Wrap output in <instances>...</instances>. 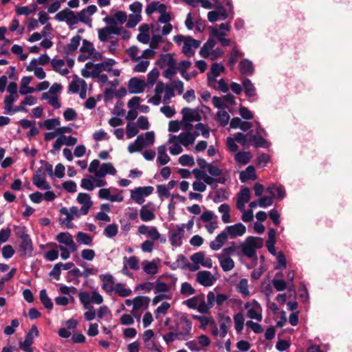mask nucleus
<instances>
[{
    "instance_id": "obj_49",
    "label": "nucleus",
    "mask_w": 352,
    "mask_h": 352,
    "mask_svg": "<svg viewBox=\"0 0 352 352\" xmlns=\"http://www.w3.org/2000/svg\"><path fill=\"white\" fill-rule=\"evenodd\" d=\"M79 300L83 305V307L85 309L89 308L91 303V295L87 292H80L78 294Z\"/></svg>"
},
{
    "instance_id": "obj_55",
    "label": "nucleus",
    "mask_w": 352,
    "mask_h": 352,
    "mask_svg": "<svg viewBox=\"0 0 352 352\" xmlns=\"http://www.w3.org/2000/svg\"><path fill=\"white\" fill-rule=\"evenodd\" d=\"M157 191L158 194V197L160 199H164V198H167L170 196V190L165 185H157Z\"/></svg>"
},
{
    "instance_id": "obj_19",
    "label": "nucleus",
    "mask_w": 352,
    "mask_h": 352,
    "mask_svg": "<svg viewBox=\"0 0 352 352\" xmlns=\"http://www.w3.org/2000/svg\"><path fill=\"white\" fill-rule=\"evenodd\" d=\"M115 175L116 174V170L111 163H103L100 165L96 177L103 178L106 175Z\"/></svg>"
},
{
    "instance_id": "obj_50",
    "label": "nucleus",
    "mask_w": 352,
    "mask_h": 352,
    "mask_svg": "<svg viewBox=\"0 0 352 352\" xmlns=\"http://www.w3.org/2000/svg\"><path fill=\"white\" fill-rule=\"evenodd\" d=\"M217 120L219 122L221 126H226L230 119V115L225 111H219L217 113Z\"/></svg>"
},
{
    "instance_id": "obj_59",
    "label": "nucleus",
    "mask_w": 352,
    "mask_h": 352,
    "mask_svg": "<svg viewBox=\"0 0 352 352\" xmlns=\"http://www.w3.org/2000/svg\"><path fill=\"white\" fill-rule=\"evenodd\" d=\"M250 198H251L250 190L247 187L243 188L241 190V192L238 195V197H237L238 199H239L241 201H243V202H246V203L249 202Z\"/></svg>"
},
{
    "instance_id": "obj_60",
    "label": "nucleus",
    "mask_w": 352,
    "mask_h": 352,
    "mask_svg": "<svg viewBox=\"0 0 352 352\" xmlns=\"http://www.w3.org/2000/svg\"><path fill=\"white\" fill-rule=\"evenodd\" d=\"M140 15L138 14H130L126 22V27L128 28H133L140 22Z\"/></svg>"
},
{
    "instance_id": "obj_32",
    "label": "nucleus",
    "mask_w": 352,
    "mask_h": 352,
    "mask_svg": "<svg viewBox=\"0 0 352 352\" xmlns=\"http://www.w3.org/2000/svg\"><path fill=\"white\" fill-rule=\"evenodd\" d=\"M142 269L146 274L149 275H155L158 272L157 265L154 261H143Z\"/></svg>"
},
{
    "instance_id": "obj_31",
    "label": "nucleus",
    "mask_w": 352,
    "mask_h": 352,
    "mask_svg": "<svg viewBox=\"0 0 352 352\" xmlns=\"http://www.w3.org/2000/svg\"><path fill=\"white\" fill-rule=\"evenodd\" d=\"M157 162L160 165L164 166L168 163L170 157L166 153V146L165 145H161L157 148Z\"/></svg>"
},
{
    "instance_id": "obj_46",
    "label": "nucleus",
    "mask_w": 352,
    "mask_h": 352,
    "mask_svg": "<svg viewBox=\"0 0 352 352\" xmlns=\"http://www.w3.org/2000/svg\"><path fill=\"white\" fill-rule=\"evenodd\" d=\"M228 197V192L225 189L221 188L215 191L214 196L213 197V201L214 203H220L227 200Z\"/></svg>"
},
{
    "instance_id": "obj_51",
    "label": "nucleus",
    "mask_w": 352,
    "mask_h": 352,
    "mask_svg": "<svg viewBox=\"0 0 352 352\" xmlns=\"http://www.w3.org/2000/svg\"><path fill=\"white\" fill-rule=\"evenodd\" d=\"M81 52H87L89 54L88 57H91L95 52V48L92 43L84 39L82 41V45L80 48Z\"/></svg>"
},
{
    "instance_id": "obj_4",
    "label": "nucleus",
    "mask_w": 352,
    "mask_h": 352,
    "mask_svg": "<svg viewBox=\"0 0 352 352\" xmlns=\"http://www.w3.org/2000/svg\"><path fill=\"white\" fill-rule=\"evenodd\" d=\"M186 225L184 223L176 226L175 228L168 229V239L173 247L178 248L182 246L183 239L185 235Z\"/></svg>"
},
{
    "instance_id": "obj_9",
    "label": "nucleus",
    "mask_w": 352,
    "mask_h": 352,
    "mask_svg": "<svg viewBox=\"0 0 352 352\" xmlns=\"http://www.w3.org/2000/svg\"><path fill=\"white\" fill-rule=\"evenodd\" d=\"M57 241L60 244V245H65L68 248L71 252L77 251L78 247L73 240L72 234L69 232H60L56 236Z\"/></svg>"
},
{
    "instance_id": "obj_6",
    "label": "nucleus",
    "mask_w": 352,
    "mask_h": 352,
    "mask_svg": "<svg viewBox=\"0 0 352 352\" xmlns=\"http://www.w3.org/2000/svg\"><path fill=\"white\" fill-rule=\"evenodd\" d=\"M164 92L163 97V102L164 104H168L169 100L175 97L174 89L170 85L165 84L163 82L159 81L157 82L155 93L156 94H161Z\"/></svg>"
},
{
    "instance_id": "obj_25",
    "label": "nucleus",
    "mask_w": 352,
    "mask_h": 352,
    "mask_svg": "<svg viewBox=\"0 0 352 352\" xmlns=\"http://www.w3.org/2000/svg\"><path fill=\"white\" fill-rule=\"evenodd\" d=\"M81 37L79 35H76L71 38L70 43L67 44L65 47V52L67 54H73L74 52L78 49Z\"/></svg>"
},
{
    "instance_id": "obj_17",
    "label": "nucleus",
    "mask_w": 352,
    "mask_h": 352,
    "mask_svg": "<svg viewBox=\"0 0 352 352\" xmlns=\"http://www.w3.org/2000/svg\"><path fill=\"white\" fill-rule=\"evenodd\" d=\"M242 85L247 98H252L253 100H257L256 87L249 78H245L242 81Z\"/></svg>"
},
{
    "instance_id": "obj_26",
    "label": "nucleus",
    "mask_w": 352,
    "mask_h": 352,
    "mask_svg": "<svg viewBox=\"0 0 352 352\" xmlns=\"http://www.w3.org/2000/svg\"><path fill=\"white\" fill-rule=\"evenodd\" d=\"M219 262L223 272H229L234 267V262L230 256H218Z\"/></svg>"
},
{
    "instance_id": "obj_10",
    "label": "nucleus",
    "mask_w": 352,
    "mask_h": 352,
    "mask_svg": "<svg viewBox=\"0 0 352 352\" xmlns=\"http://www.w3.org/2000/svg\"><path fill=\"white\" fill-rule=\"evenodd\" d=\"M224 71L225 67L223 65L218 63H213L211 66L210 72L208 74L207 76L208 86L215 87L217 77Z\"/></svg>"
},
{
    "instance_id": "obj_38",
    "label": "nucleus",
    "mask_w": 352,
    "mask_h": 352,
    "mask_svg": "<svg viewBox=\"0 0 352 352\" xmlns=\"http://www.w3.org/2000/svg\"><path fill=\"white\" fill-rule=\"evenodd\" d=\"M150 302V298L146 296H137L133 299V309L138 310L144 305L147 306Z\"/></svg>"
},
{
    "instance_id": "obj_41",
    "label": "nucleus",
    "mask_w": 352,
    "mask_h": 352,
    "mask_svg": "<svg viewBox=\"0 0 352 352\" xmlns=\"http://www.w3.org/2000/svg\"><path fill=\"white\" fill-rule=\"evenodd\" d=\"M39 297L41 302L43 305L45 309H52L53 308V302L51 299L48 297L47 292L45 289L40 291Z\"/></svg>"
},
{
    "instance_id": "obj_64",
    "label": "nucleus",
    "mask_w": 352,
    "mask_h": 352,
    "mask_svg": "<svg viewBox=\"0 0 352 352\" xmlns=\"http://www.w3.org/2000/svg\"><path fill=\"white\" fill-rule=\"evenodd\" d=\"M63 117L66 121H72L76 119L77 113L74 109L67 108L63 113Z\"/></svg>"
},
{
    "instance_id": "obj_58",
    "label": "nucleus",
    "mask_w": 352,
    "mask_h": 352,
    "mask_svg": "<svg viewBox=\"0 0 352 352\" xmlns=\"http://www.w3.org/2000/svg\"><path fill=\"white\" fill-rule=\"evenodd\" d=\"M180 292L184 295H192L195 293V289L190 283L185 282L182 284Z\"/></svg>"
},
{
    "instance_id": "obj_36",
    "label": "nucleus",
    "mask_w": 352,
    "mask_h": 352,
    "mask_svg": "<svg viewBox=\"0 0 352 352\" xmlns=\"http://www.w3.org/2000/svg\"><path fill=\"white\" fill-rule=\"evenodd\" d=\"M252 131H250L246 135L240 132L236 133L235 134H234L233 138L236 140V142L241 144L242 146H247L249 143H250V136L252 135Z\"/></svg>"
},
{
    "instance_id": "obj_54",
    "label": "nucleus",
    "mask_w": 352,
    "mask_h": 352,
    "mask_svg": "<svg viewBox=\"0 0 352 352\" xmlns=\"http://www.w3.org/2000/svg\"><path fill=\"white\" fill-rule=\"evenodd\" d=\"M142 141L144 145V148L153 145L155 141V133L153 131H148L144 133V136L142 135Z\"/></svg>"
},
{
    "instance_id": "obj_61",
    "label": "nucleus",
    "mask_w": 352,
    "mask_h": 352,
    "mask_svg": "<svg viewBox=\"0 0 352 352\" xmlns=\"http://www.w3.org/2000/svg\"><path fill=\"white\" fill-rule=\"evenodd\" d=\"M160 75V73L158 72V70L155 68L153 69L148 74V76H147V82L150 85H153L158 76Z\"/></svg>"
},
{
    "instance_id": "obj_35",
    "label": "nucleus",
    "mask_w": 352,
    "mask_h": 352,
    "mask_svg": "<svg viewBox=\"0 0 352 352\" xmlns=\"http://www.w3.org/2000/svg\"><path fill=\"white\" fill-rule=\"evenodd\" d=\"M142 135H139L136 140L128 146V151L130 153L140 151L144 148Z\"/></svg>"
},
{
    "instance_id": "obj_45",
    "label": "nucleus",
    "mask_w": 352,
    "mask_h": 352,
    "mask_svg": "<svg viewBox=\"0 0 352 352\" xmlns=\"http://www.w3.org/2000/svg\"><path fill=\"white\" fill-rule=\"evenodd\" d=\"M121 297H127L131 294V289L126 288L121 283H116L113 289Z\"/></svg>"
},
{
    "instance_id": "obj_16",
    "label": "nucleus",
    "mask_w": 352,
    "mask_h": 352,
    "mask_svg": "<svg viewBox=\"0 0 352 352\" xmlns=\"http://www.w3.org/2000/svg\"><path fill=\"white\" fill-rule=\"evenodd\" d=\"M212 275L209 271H200L197 274V281L204 287L212 286Z\"/></svg>"
},
{
    "instance_id": "obj_7",
    "label": "nucleus",
    "mask_w": 352,
    "mask_h": 352,
    "mask_svg": "<svg viewBox=\"0 0 352 352\" xmlns=\"http://www.w3.org/2000/svg\"><path fill=\"white\" fill-rule=\"evenodd\" d=\"M20 237L21 239V243L19 246L20 256H31L33 252V245L30 236L23 232Z\"/></svg>"
},
{
    "instance_id": "obj_40",
    "label": "nucleus",
    "mask_w": 352,
    "mask_h": 352,
    "mask_svg": "<svg viewBox=\"0 0 352 352\" xmlns=\"http://www.w3.org/2000/svg\"><path fill=\"white\" fill-rule=\"evenodd\" d=\"M243 56V53L239 51L236 46L234 47L231 51L230 56L229 60L228 61V65L231 68H232L235 65L236 62L238 61L239 57Z\"/></svg>"
},
{
    "instance_id": "obj_1",
    "label": "nucleus",
    "mask_w": 352,
    "mask_h": 352,
    "mask_svg": "<svg viewBox=\"0 0 352 352\" xmlns=\"http://www.w3.org/2000/svg\"><path fill=\"white\" fill-rule=\"evenodd\" d=\"M157 65L162 69H165L163 76L172 80L177 74V61L171 54H162L157 60Z\"/></svg>"
},
{
    "instance_id": "obj_44",
    "label": "nucleus",
    "mask_w": 352,
    "mask_h": 352,
    "mask_svg": "<svg viewBox=\"0 0 352 352\" xmlns=\"http://www.w3.org/2000/svg\"><path fill=\"white\" fill-rule=\"evenodd\" d=\"M76 239L78 243L85 245H90L93 241L91 236L82 232H79L76 234Z\"/></svg>"
},
{
    "instance_id": "obj_53",
    "label": "nucleus",
    "mask_w": 352,
    "mask_h": 352,
    "mask_svg": "<svg viewBox=\"0 0 352 352\" xmlns=\"http://www.w3.org/2000/svg\"><path fill=\"white\" fill-rule=\"evenodd\" d=\"M179 162L182 166H192L195 164L194 157L187 154L180 156L179 158Z\"/></svg>"
},
{
    "instance_id": "obj_63",
    "label": "nucleus",
    "mask_w": 352,
    "mask_h": 352,
    "mask_svg": "<svg viewBox=\"0 0 352 352\" xmlns=\"http://www.w3.org/2000/svg\"><path fill=\"white\" fill-rule=\"evenodd\" d=\"M2 256L4 258L8 259L12 257L14 254V250L10 245H6L1 250Z\"/></svg>"
},
{
    "instance_id": "obj_24",
    "label": "nucleus",
    "mask_w": 352,
    "mask_h": 352,
    "mask_svg": "<svg viewBox=\"0 0 352 352\" xmlns=\"http://www.w3.org/2000/svg\"><path fill=\"white\" fill-rule=\"evenodd\" d=\"M87 69H91L90 74L87 75L85 72H82V74L84 77H88L91 75L93 78H96L98 76L101 74V72L103 71L99 63L94 64L91 62H88L85 65Z\"/></svg>"
},
{
    "instance_id": "obj_56",
    "label": "nucleus",
    "mask_w": 352,
    "mask_h": 352,
    "mask_svg": "<svg viewBox=\"0 0 352 352\" xmlns=\"http://www.w3.org/2000/svg\"><path fill=\"white\" fill-rule=\"evenodd\" d=\"M183 115V120L188 122H191L195 120L193 111L191 109L186 107L182 110Z\"/></svg>"
},
{
    "instance_id": "obj_11",
    "label": "nucleus",
    "mask_w": 352,
    "mask_h": 352,
    "mask_svg": "<svg viewBox=\"0 0 352 352\" xmlns=\"http://www.w3.org/2000/svg\"><path fill=\"white\" fill-rule=\"evenodd\" d=\"M223 231L226 232L228 239V237L234 239L243 235L245 233L246 228L241 223H237L226 227Z\"/></svg>"
},
{
    "instance_id": "obj_62",
    "label": "nucleus",
    "mask_w": 352,
    "mask_h": 352,
    "mask_svg": "<svg viewBox=\"0 0 352 352\" xmlns=\"http://www.w3.org/2000/svg\"><path fill=\"white\" fill-rule=\"evenodd\" d=\"M212 100L214 106L219 109H224L228 108L223 98L214 96Z\"/></svg>"
},
{
    "instance_id": "obj_13",
    "label": "nucleus",
    "mask_w": 352,
    "mask_h": 352,
    "mask_svg": "<svg viewBox=\"0 0 352 352\" xmlns=\"http://www.w3.org/2000/svg\"><path fill=\"white\" fill-rule=\"evenodd\" d=\"M146 88L145 81L138 78H132L128 83V89L131 94L142 93Z\"/></svg>"
},
{
    "instance_id": "obj_15",
    "label": "nucleus",
    "mask_w": 352,
    "mask_h": 352,
    "mask_svg": "<svg viewBox=\"0 0 352 352\" xmlns=\"http://www.w3.org/2000/svg\"><path fill=\"white\" fill-rule=\"evenodd\" d=\"M102 282V289L107 293L113 291L115 287L114 278L111 274H102L99 276Z\"/></svg>"
},
{
    "instance_id": "obj_57",
    "label": "nucleus",
    "mask_w": 352,
    "mask_h": 352,
    "mask_svg": "<svg viewBox=\"0 0 352 352\" xmlns=\"http://www.w3.org/2000/svg\"><path fill=\"white\" fill-rule=\"evenodd\" d=\"M77 201L83 206L92 205L90 196L88 194L84 192H80L78 195Z\"/></svg>"
},
{
    "instance_id": "obj_29",
    "label": "nucleus",
    "mask_w": 352,
    "mask_h": 352,
    "mask_svg": "<svg viewBox=\"0 0 352 352\" xmlns=\"http://www.w3.org/2000/svg\"><path fill=\"white\" fill-rule=\"evenodd\" d=\"M34 337L32 336L31 332H28L23 342H20L19 347L25 352H33L32 344H33Z\"/></svg>"
},
{
    "instance_id": "obj_2",
    "label": "nucleus",
    "mask_w": 352,
    "mask_h": 352,
    "mask_svg": "<svg viewBox=\"0 0 352 352\" xmlns=\"http://www.w3.org/2000/svg\"><path fill=\"white\" fill-rule=\"evenodd\" d=\"M263 240L260 237L248 236L243 243L241 244L242 253L250 258L256 257V250L262 248Z\"/></svg>"
},
{
    "instance_id": "obj_48",
    "label": "nucleus",
    "mask_w": 352,
    "mask_h": 352,
    "mask_svg": "<svg viewBox=\"0 0 352 352\" xmlns=\"http://www.w3.org/2000/svg\"><path fill=\"white\" fill-rule=\"evenodd\" d=\"M237 292L241 293L243 296L246 297L250 295V291L248 289V281L245 278L240 280L239 283L236 286Z\"/></svg>"
},
{
    "instance_id": "obj_20",
    "label": "nucleus",
    "mask_w": 352,
    "mask_h": 352,
    "mask_svg": "<svg viewBox=\"0 0 352 352\" xmlns=\"http://www.w3.org/2000/svg\"><path fill=\"white\" fill-rule=\"evenodd\" d=\"M228 240L226 232L222 231L219 234L215 239L210 243V248L214 251L221 248L223 243Z\"/></svg>"
},
{
    "instance_id": "obj_28",
    "label": "nucleus",
    "mask_w": 352,
    "mask_h": 352,
    "mask_svg": "<svg viewBox=\"0 0 352 352\" xmlns=\"http://www.w3.org/2000/svg\"><path fill=\"white\" fill-rule=\"evenodd\" d=\"M232 323V320L230 316H223L220 320V337L223 338L226 337L228 329Z\"/></svg>"
},
{
    "instance_id": "obj_30",
    "label": "nucleus",
    "mask_w": 352,
    "mask_h": 352,
    "mask_svg": "<svg viewBox=\"0 0 352 352\" xmlns=\"http://www.w3.org/2000/svg\"><path fill=\"white\" fill-rule=\"evenodd\" d=\"M190 66L191 63L189 60H182L179 63L178 66H177V72L179 71L182 78H184L186 80H190L191 79V76H190L189 74L186 73V70Z\"/></svg>"
},
{
    "instance_id": "obj_52",
    "label": "nucleus",
    "mask_w": 352,
    "mask_h": 352,
    "mask_svg": "<svg viewBox=\"0 0 352 352\" xmlns=\"http://www.w3.org/2000/svg\"><path fill=\"white\" fill-rule=\"evenodd\" d=\"M126 133L128 139H131L138 133V129L133 122H128L126 126Z\"/></svg>"
},
{
    "instance_id": "obj_37",
    "label": "nucleus",
    "mask_w": 352,
    "mask_h": 352,
    "mask_svg": "<svg viewBox=\"0 0 352 352\" xmlns=\"http://www.w3.org/2000/svg\"><path fill=\"white\" fill-rule=\"evenodd\" d=\"M218 211L222 214L221 219L224 223L230 222V206L227 204H222L218 208Z\"/></svg>"
},
{
    "instance_id": "obj_39",
    "label": "nucleus",
    "mask_w": 352,
    "mask_h": 352,
    "mask_svg": "<svg viewBox=\"0 0 352 352\" xmlns=\"http://www.w3.org/2000/svg\"><path fill=\"white\" fill-rule=\"evenodd\" d=\"M140 219L143 221H150L155 218V215L153 211L143 206L140 210Z\"/></svg>"
},
{
    "instance_id": "obj_18",
    "label": "nucleus",
    "mask_w": 352,
    "mask_h": 352,
    "mask_svg": "<svg viewBox=\"0 0 352 352\" xmlns=\"http://www.w3.org/2000/svg\"><path fill=\"white\" fill-rule=\"evenodd\" d=\"M239 71L244 76H252L254 73L253 63L248 58H244L239 63Z\"/></svg>"
},
{
    "instance_id": "obj_42",
    "label": "nucleus",
    "mask_w": 352,
    "mask_h": 352,
    "mask_svg": "<svg viewBox=\"0 0 352 352\" xmlns=\"http://www.w3.org/2000/svg\"><path fill=\"white\" fill-rule=\"evenodd\" d=\"M118 232V226L116 223H111L105 227L103 231V234L107 238L115 237Z\"/></svg>"
},
{
    "instance_id": "obj_22",
    "label": "nucleus",
    "mask_w": 352,
    "mask_h": 352,
    "mask_svg": "<svg viewBox=\"0 0 352 352\" xmlns=\"http://www.w3.org/2000/svg\"><path fill=\"white\" fill-rule=\"evenodd\" d=\"M32 76H23L22 78L21 87L19 89V93L21 95H26L28 94L34 93L35 91L34 88L28 86L32 80Z\"/></svg>"
},
{
    "instance_id": "obj_3",
    "label": "nucleus",
    "mask_w": 352,
    "mask_h": 352,
    "mask_svg": "<svg viewBox=\"0 0 352 352\" xmlns=\"http://www.w3.org/2000/svg\"><path fill=\"white\" fill-rule=\"evenodd\" d=\"M192 124H188L186 126V132H182L179 135H170L168 140V143H173L174 141L177 140L179 143L185 147L194 144L196 138L199 135L197 131L191 133L189 130L191 129Z\"/></svg>"
},
{
    "instance_id": "obj_43",
    "label": "nucleus",
    "mask_w": 352,
    "mask_h": 352,
    "mask_svg": "<svg viewBox=\"0 0 352 352\" xmlns=\"http://www.w3.org/2000/svg\"><path fill=\"white\" fill-rule=\"evenodd\" d=\"M60 213L61 214L65 215L66 218L64 219H60V223L62 224H65L67 228H72V223L71 221L74 219V217H73L69 212V210L67 208L63 207L60 209Z\"/></svg>"
},
{
    "instance_id": "obj_21",
    "label": "nucleus",
    "mask_w": 352,
    "mask_h": 352,
    "mask_svg": "<svg viewBox=\"0 0 352 352\" xmlns=\"http://www.w3.org/2000/svg\"><path fill=\"white\" fill-rule=\"evenodd\" d=\"M239 178L243 183L248 180H255L256 179V175L255 173L254 167L252 165L248 166L245 170L241 172Z\"/></svg>"
},
{
    "instance_id": "obj_23",
    "label": "nucleus",
    "mask_w": 352,
    "mask_h": 352,
    "mask_svg": "<svg viewBox=\"0 0 352 352\" xmlns=\"http://www.w3.org/2000/svg\"><path fill=\"white\" fill-rule=\"evenodd\" d=\"M252 157L249 151H239L234 154V160L239 164L246 165L250 162Z\"/></svg>"
},
{
    "instance_id": "obj_5",
    "label": "nucleus",
    "mask_w": 352,
    "mask_h": 352,
    "mask_svg": "<svg viewBox=\"0 0 352 352\" xmlns=\"http://www.w3.org/2000/svg\"><path fill=\"white\" fill-rule=\"evenodd\" d=\"M154 188L153 186L138 187L131 190V198L137 204H142L144 202V197L152 194Z\"/></svg>"
},
{
    "instance_id": "obj_14",
    "label": "nucleus",
    "mask_w": 352,
    "mask_h": 352,
    "mask_svg": "<svg viewBox=\"0 0 352 352\" xmlns=\"http://www.w3.org/2000/svg\"><path fill=\"white\" fill-rule=\"evenodd\" d=\"M178 334L182 336L190 335L192 329V322L186 317H182L176 324Z\"/></svg>"
},
{
    "instance_id": "obj_34",
    "label": "nucleus",
    "mask_w": 352,
    "mask_h": 352,
    "mask_svg": "<svg viewBox=\"0 0 352 352\" xmlns=\"http://www.w3.org/2000/svg\"><path fill=\"white\" fill-rule=\"evenodd\" d=\"M250 142H253L256 148H267L270 146V144L262 136L251 135L250 139Z\"/></svg>"
},
{
    "instance_id": "obj_27",
    "label": "nucleus",
    "mask_w": 352,
    "mask_h": 352,
    "mask_svg": "<svg viewBox=\"0 0 352 352\" xmlns=\"http://www.w3.org/2000/svg\"><path fill=\"white\" fill-rule=\"evenodd\" d=\"M204 182L206 184L210 186L212 188L217 186V184H224L226 183V178L224 177H214L211 175L206 174L204 177Z\"/></svg>"
},
{
    "instance_id": "obj_12",
    "label": "nucleus",
    "mask_w": 352,
    "mask_h": 352,
    "mask_svg": "<svg viewBox=\"0 0 352 352\" xmlns=\"http://www.w3.org/2000/svg\"><path fill=\"white\" fill-rule=\"evenodd\" d=\"M200 45L201 42L199 41L187 36L182 47V52L186 56L191 57L195 54L193 49L198 48Z\"/></svg>"
},
{
    "instance_id": "obj_47",
    "label": "nucleus",
    "mask_w": 352,
    "mask_h": 352,
    "mask_svg": "<svg viewBox=\"0 0 352 352\" xmlns=\"http://www.w3.org/2000/svg\"><path fill=\"white\" fill-rule=\"evenodd\" d=\"M234 327L237 333H241L244 326V316L239 312L234 316Z\"/></svg>"
},
{
    "instance_id": "obj_33",
    "label": "nucleus",
    "mask_w": 352,
    "mask_h": 352,
    "mask_svg": "<svg viewBox=\"0 0 352 352\" xmlns=\"http://www.w3.org/2000/svg\"><path fill=\"white\" fill-rule=\"evenodd\" d=\"M267 191L270 192L272 196L276 195L278 199H283L285 195V189L280 185L269 186L267 188Z\"/></svg>"
},
{
    "instance_id": "obj_8",
    "label": "nucleus",
    "mask_w": 352,
    "mask_h": 352,
    "mask_svg": "<svg viewBox=\"0 0 352 352\" xmlns=\"http://www.w3.org/2000/svg\"><path fill=\"white\" fill-rule=\"evenodd\" d=\"M33 184L41 190H48L50 189V184L46 182V175L43 168L36 170L32 178Z\"/></svg>"
}]
</instances>
